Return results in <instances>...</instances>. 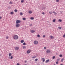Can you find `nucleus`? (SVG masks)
Listing matches in <instances>:
<instances>
[{
  "mask_svg": "<svg viewBox=\"0 0 65 65\" xmlns=\"http://www.w3.org/2000/svg\"><path fill=\"white\" fill-rule=\"evenodd\" d=\"M17 65H20L19 64V63H17Z\"/></svg>",
  "mask_w": 65,
  "mask_h": 65,
  "instance_id": "obj_43",
  "label": "nucleus"
},
{
  "mask_svg": "<svg viewBox=\"0 0 65 65\" xmlns=\"http://www.w3.org/2000/svg\"><path fill=\"white\" fill-rule=\"evenodd\" d=\"M42 14H44V12H43L42 13Z\"/></svg>",
  "mask_w": 65,
  "mask_h": 65,
  "instance_id": "obj_40",
  "label": "nucleus"
},
{
  "mask_svg": "<svg viewBox=\"0 0 65 65\" xmlns=\"http://www.w3.org/2000/svg\"><path fill=\"white\" fill-rule=\"evenodd\" d=\"M50 38L51 39H53L54 38V36H50Z\"/></svg>",
  "mask_w": 65,
  "mask_h": 65,
  "instance_id": "obj_10",
  "label": "nucleus"
},
{
  "mask_svg": "<svg viewBox=\"0 0 65 65\" xmlns=\"http://www.w3.org/2000/svg\"><path fill=\"white\" fill-rule=\"evenodd\" d=\"M1 18H2L1 17H0V19H1Z\"/></svg>",
  "mask_w": 65,
  "mask_h": 65,
  "instance_id": "obj_48",
  "label": "nucleus"
},
{
  "mask_svg": "<svg viewBox=\"0 0 65 65\" xmlns=\"http://www.w3.org/2000/svg\"><path fill=\"white\" fill-rule=\"evenodd\" d=\"M35 32V30H31L30 31L31 33H34Z\"/></svg>",
  "mask_w": 65,
  "mask_h": 65,
  "instance_id": "obj_7",
  "label": "nucleus"
},
{
  "mask_svg": "<svg viewBox=\"0 0 65 65\" xmlns=\"http://www.w3.org/2000/svg\"><path fill=\"white\" fill-rule=\"evenodd\" d=\"M59 0H56V2H59Z\"/></svg>",
  "mask_w": 65,
  "mask_h": 65,
  "instance_id": "obj_35",
  "label": "nucleus"
},
{
  "mask_svg": "<svg viewBox=\"0 0 65 65\" xmlns=\"http://www.w3.org/2000/svg\"><path fill=\"white\" fill-rule=\"evenodd\" d=\"M23 49H24V48H26V46H23Z\"/></svg>",
  "mask_w": 65,
  "mask_h": 65,
  "instance_id": "obj_14",
  "label": "nucleus"
},
{
  "mask_svg": "<svg viewBox=\"0 0 65 65\" xmlns=\"http://www.w3.org/2000/svg\"><path fill=\"white\" fill-rule=\"evenodd\" d=\"M46 52L47 53H50L51 52V51H50V50H48L46 51Z\"/></svg>",
  "mask_w": 65,
  "mask_h": 65,
  "instance_id": "obj_6",
  "label": "nucleus"
},
{
  "mask_svg": "<svg viewBox=\"0 0 65 65\" xmlns=\"http://www.w3.org/2000/svg\"><path fill=\"white\" fill-rule=\"evenodd\" d=\"M49 13H50V14H52V13H51V12H50Z\"/></svg>",
  "mask_w": 65,
  "mask_h": 65,
  "instance_id": "obj_47",
  "label": "nucleus"
},
{
  "mask_svg": "<svg viewBox=\"0 0 65 65\" xmlns=\"http://www.w3.org/2000/svg\"><path fill=\"white\" fill-rule=\"evenodd\" d=\"M45 37V35H43V37Z\"/></svg>",
  "mask_w": 65,
  "mask_h": 65,
  "instance_id": "obj_38",
  "label": "nucleus"
},
{
  "mask_svg": "<svg viewBox=\"0 0 65 65\" xmlns=\"http://www.w3.org/2000/svg\"><path fill=\"white\" fill-rule=\"evenodd\" d=\"M60 65H63V64H60Z\"/></svg>",
  "mask_w": 65,
  "mask_h": 65,
  "instance_id": "obj_49",
  "label": "nucleus"
},
{
  "mask_svg": "<svg viewBox=\"0 0 65 65\" xmlns=\"http://www.w3.org/2000/svg\"><path fill=\"white\" fill-rule=\"evenodd\" d=\"M14 13L13 12H11L10 13V14H13Z\"/></svg>",
  "mask_w": 65,
  "mask_h": 65,
  "instance_id": "obj_16",
  "label": "nucleus"
},
{
  "mask_svg": "<svg viewBox=\"0 0 65 65\" xmlns=\"http://www.w3.org/2000/svg\"><path fill=\"white\" fill-rule=\"evenodd\" d=\"M59 21V22H62V20H61V19H59L58 20Z\"/></svg>",
  "mask_w": 65,
  "mask_h": 65,
  "instance_id": "obj_25",
  "label": "nucleus"
},
{
  "mask_svg": "<svg viewBox=\"0 0 65 65\" xmlns=\"http://www.w3.org/2000/svg\"><path fill=\"white\" fill-rule=\"evenodd\" d=\"M24 2V0H22L21 1V3H23V2Z\"/></svg>",
  "mask_w": 65,
  "mask_h": 65,
  "instance_id": "obj_27",
  "label": "nucleus"
},
{
  "mask_svg": "<svg viewBox=\"0 0 65 65\" xmlns=\"http://www.w3.org/2000/svg\"><path fill=\"white\" fill-rule=\"evenodd\" d=\"M38 60V59L37 58L35 59V62H37V61Z\"/></svg>",
  "mask_w": 65,
  "mask_h": 65,
  "instance_id": "obj_19",
  "label": "nucleus"
},
{
  "mask_svg": "<svg viewBox=\"0 0 65 65\" xmlns=\"http://www.w3.org/2000/svg\"><path fill=\"white\" fill-rule=\"evenodd\" d=\"M14 11L15 12H17V11H18V10H17L16 9H15L14 10Z\"/></svg>",
  "mask_w": 65,
  "mask_h": 65,
  "instance_id": "obj_32",
  "label": "nucleus"
},
{
  "mask_svg": "<svg viewBox=\"0 0 65 65\" xmlns=\"http://www.w3.org/2000/svg\"><path fill=\"white\" fill-rule=\"evenodd\" d=\"M30 19H31V20H34V18H33V17H31L30 18Z\"/></svg>",
  "mask_w": 65,
  "mask_h": 65,
  "instance_id": "obj_22",
  "label": "nucleus"
},
{
  "mask_svg": "<svg viewBox=\"0 0 65 65\" xmlns=\"http://www.w3.org/2000/svg\"><path fill=\"white\" fill-rule=\"evenodd\" d=\"M9 57H10V56H11V53H9Z\"/></svg>",
  "mask_w": 65,
  "mask_h": 65,
  "instance_id": "obj_26",
  "label": "nucleus"
},
{
  "mask_svg": "<svg viewBox=\"0 0 65 65\" xmlns=\"http://www.w3.org/2000/svg\"><path fill=\"white\" fill-rule=\"evenodd\" d=\"M31 52V51H29V50H28L27 51V54H29V53H30V52Z\"/></svg>",
  "mask_w": 65,
  "mask_h": 65,
  "instance_id": "obj_8",
  "label": "nucleus"
},
{
  "mask_svg": "<svg viewBox=\"0 0 65 65\" xmlns=\"http://www.w3.org/2000/svg\"><path fill=\"white\" fill-rule=\"evenodd\" d=\"M12 58H13V56H12L11 57H10V59L11 60V59H12Z\"/></svg>",
  "mask_w": 65,
  "mask_h": 65,
  "instance_id": "obj_28",
  "label": "nucleus"
},
{
  "mask_svg": "<svg viewBox=\"0 0 65 65\" xmlns=\"http://www.w3.org/2000/svg\"><path fill=\"white\" fill-rule=\"evenodd\" d=\"M23 20H24V21H25L26 20V18H23Z\"/></svg>",
  "mask_w": 65,
  "mask_h": 65,
  "instance_id": "obj_21",
  "label": "nucleus"
},
{
  "mask_svg": "<svg viewBox=\"0 0 65 65\" xmlns=\"http://www.w3.org/2000/svg\"><path fill=\"white\" fill-rule=\"evenodd\" d=\"M28 13H29L31 14V13H32V12L31 11H29L28 12Z\"/></svg>",
  "mask_w": 65,
  "mask_h": 65,
  "instance_id": "obj_15",
  "label": "nucleus"
},
{
  "mask_svg": "<svg viewBox=\"0 0 65 65\" xmlns=\"http://www.w3.org/2000/svg\"><path fill=\"white\" fill-rule=\"evenodd\" d=\"M25 63H27V61H25Z\"/></svg>",
  "mask_w": 65,
  "mask_h": 65,
  "instance_id": "obj_46",
  "label": "nucleus"
},
{
  "mask_svg": "<svg viewBox=\"0 0 65 65\" xmlns=\"http://www.w3.org/2000/svg\"><path fill=\"white\" fill-rule=\"evenodd\" d=\"M56 14H57V13L55 12V15H56Z\"/></svg>",
  "mask_w": 65,
  "mask_h": 65,
  "instance_id": "obj_44",
  "label": "nucleus"
},
{
  "mask_svg": "<svg viewBox=\"0 0 65 65\" xmlns=\"http://www.w3.org/2000/svg\"><path fill=\"white\" fill-rule=\"evenodd\" d=\"M38 41H34V44H38Z\"/></svg>",
  "mask_w": 65,
  "mask_h": 65,
  "instance_id": "obj_3",
  "label": "nucleus"
},
{
  "mask_svg": "<svg viewBox=\"0 0 65 65\" xmlns=\"http://www.w3.org/2000/svg\"><path fill=\"white\" fill-rule=\"evenodd\" d=\"M58 29H62V27L59 26L58 27Z\"/></svg>",
  "mask_w": 65,
  "mask_h": 65,
  "instance_id": "obj_17",
  "label": "nucleus"
},
{
  "mask_svg": "<svg viewBox=\"0 0 65 65\" xmlns=\"http://www.w3.org/2000/svg\"><path fill=\"white\" fill-rule=\"evenodd\" d=\"M63 37H64V38H65V34H64L63 35Z\"/></svg>",
  "mask_w": 65,
  "mask_h": 65,
  "instance_id": "obj_36",
  "label": "nucleus"
},
{
  "mask_svg": "<svg viewBox=\"0 0 65 65\" xmlns=\"http://www.w3.org/2000/svg\"><path fill=\"white\" fill-rule=\"evenodd\" d=\"M13 37L15 39H18L19 38V37L17 35H14Z\"/></svg>",
  "mask_w": 65,
  "mask_h": 65,
  "instance_id": "obj_1",
  "label": "nucleus"
},
{
  "mask_svg": "<svg viewBox=\"0 0 65 65\" xmlns=\"http://www.w3.org/2000/svg\"><path fill=\"white\" fill-rule=\"evenodd\" d=\"M59 57H62V54H60L59 55Z\"/></svg>",
  "mask_w": 65,
  "mask_h": 65,
  "instance_id": "obj_30",
  "label": "nucleus"
},
{
  "mask_svg": "<svg viewBox=\"0 0 65 65\" xmlns=\"http://www.w3.org/2000/svg\"><path fill=\"white\" fill-rule=\"evenodd\" d=\"M37 36L38 37H40V35H38Z\"/></svg>",
  "mask_w": 65,
  "mask_h": 65,
  "instance_id": "obj_24",
  "label": "nucleus"
},
{
  "mask_svg": "<svg viewBox=\"0 0 65 65\" xmlns=\"http://www.w3.org/2000/svg\"><path fill=\"white\" fill-rule=\"evenodd\" d=\"M55 58V56H54L53 57H52L53 59H54Z\"/></svg>",
  "mask_w": 65,
  "mask_h": 65,
  "instance_id": "obj_23",
  "label": "nucleus"
},
{
  "mask_svg": "<svg viewBox=\"0 0 65 65\" xmlns=\"http://www.w3.org/2000/svg\"><path fill=\"white\" fill-rule=\"evenodd\" d=\"M48 62H49V59H48L46 60L45 62L46 63H47Z\"/></svg>",
  "mask_w": 65,
  "mask_h": 65,
  "instance_id": "obj_13",
  "label": "nucleus"
},
{
  "mask_svg": "<svg viewBox=\"0 0 65 65\" xmlns=\"http://www.w3.org/2000/svg\"><path fill=\"white\" fill-rule=\"evenodd\" d=\"M24 42V40H22L21 41V43H23Z\"/></svg>",
  "mask_w": 65,
  "mask_h": 65,
  "instance_id": "obj_12",
  "label": "nucleus"
},
{
  "mask_svg": "<svg viewBox=\"0 0 65 65\" xmlns=\"http://www.w3.org/2000/svg\"><path fill=\"white\" fill-rule=\"evenodd\" d=\"M63 61H64V58H63L61 60V62H63Z\"/></svg>",
  "mask_w": 65,
  "mask_h": 65,
  "instance_id": "obj_11",
  "label": "nucleus"
},
{
  "mask_svg": "<svg viewBox=\"0 0 65 65\" xmlns=\"http://www.w3.org/2000/svg\"><path fill=\"white\" fill-rule=\"evenodd\" d=\"M8 38L7 37H6V39H8Z\"/></svg>",
  "mask_w": 65,
  "mask_h": 65,
  "instance_id": "obj_41",
  "label": "nucleus"
},
{
  "mask_svg": "<svg viewBox=\"0 0 65 65\" xmlns=\"http://www.w3.org/2000/svg\"><path fill=\"white\" fill-rule=\"evenodd\" d=\"M20 24H16V27L17 28H18L19 27H20Z\"/></svg>",
  "mask_w": 65,
  "mask_h": 65,
  "instance_id": "obj_5",
  "label": "nucleus"
},
{
  "mask_svg": "<svg viewBox=\"0 0 65 65\" xmlns=\"http://www.w3.org/2000/svg\"><path fill=\"white\" fill-rule=\"evenodd\" d=\"M36 56H35L34 57H32V59H34V58H36Z\"/></svg>",
  "mask_w": 65,
  "mask_h": 65,
  "instance_id": "obj_20",
  "label": "nucleus"
},
{
  "mask_svg": "<svg viewBox=\"0 0 65 65\" xmlns=\"http://www.w3.org/2000/svg\"><path fill=\"white\" fill-rule=\"evenodd\" d=\"M57 61H60V59H57Z\"/></svg>",
  "mask_w": 65,
  "mask_h": 65,
  "instance_id": "obj_34",
  "label": "nucleus"
},
{
  "mask_svg": "<svg viewBox=\"0 0 65 65\" xmlns=\"http://www.w3.org/2000/svg\"><path fill=\"white\" fill-rule=\"evenodd\" d=\"M53 22H54V23L56 21V19H54L53 20Z\"/></svg>",
  "mask_w": 65,
  "mask_h": 65,
  "instance_id": "obj_18",
  "label": "nucleus"
},
{
  "mask_svg": "<svg viewBox=\"0 0 65 65\" xmlns=\"http://www.w3.org/2000/svg\"><path fill=\"white\" fill-rule=\"evenodd\" d=\"M23 44V45H26V43H25V42H24Z\"/></svg>",
  "mask_w": 65,
  "mask_h": 65,
  "instance_id": "obj_29",
  "label": "nucleus"
},
{
  "mask_svg": "<svg viewBox=\"0 0 65 65\" xmlns=\"http://www.w3.org/2000/svg\"><path fill=\"white\" fill-rule=\"evenodd\" d=\"M14 48L15 50H19V48H20L19 47L17 46L14 47Z\"/></svg>",
  "mask_w": 65,
  "mask_h": 65,
  "instance_id": "obj_4",
  "label": "nucleus"
},
{
  "mask_svg": "<svg viewBox=\"0 0 65 65\" xmlns=\"http://www.w3.org/2000/svg\"><path fill=\"white\" fill-rule=\"evenodd\" d=\"M41 59H42V60H43V62H44V61H45V59H44V58H42Z\"/></svg>",
  "mask_w": 65,
  "mask_h": 65,
  "instance_id": "obj_9",
  "label": "nucleus"
},
{
  "mask_svg": "<svg viewBox=\"0 0 65 65\" xmlns=\"http://www.w3.org/2000/svg\"><path fill=\"white\" fill-rule=\"evenodd\" d=\"M32 63H33V62Z\"/></svg>",
  "mask_w": 65,
  "mask_h": 65,
  "instance_id": "obj_52",
  "label": "nucleus"
},
{
  "mask_svg": "<svg viewBox=\"0 0 65 65\" xmlns=\"http://www.w3.org/2000/svg\"><path fill=\"white\" fill-rule=\"evenodd\" d=\"M54 65H56L55 64H54Z\"/></svg>",
  "mask_w": 65,
  "mask_h": 65,
  "instance_id": "obj_50",
  "label": "nucleus"
},
{
  "mask_svg": "<svg viewBox=\"0 0 65 65\" xmlns=\"http://www.w3.org/2000/svg\"><path fill=\"white\" fill-rule=\"evenodd\" d=\"M21 23V21L19 20H17L16 23V24H19Z\"/></svg>",
  "mask_w": 65,
  "mask_h": 65,
  "instance_id": "obj_2",
  "label": "nucleus"
},
{
  "mask_svg": "<svg viewBox=\"0 0 65 65\" xmlns=\"http://www.w3.org/2000/svg\"><path fill=\"white\" fill-rule=\"evenodd\" d=\"M0 56H1V54H0Z\"/></svg>",
  "mask_w": 65,
  "mask_h": 65,
  "instance_id": "obj_51",
  "label": "nucleus"
},
{
  "mask_svg": "<svg viewBox=\"0 0 65 65\" xmlns=\"http://www.w3.org/2000/svg\"><path fill=\"white\" fill-rule=\"evenodd\" d=\"M32 24H30L29 25V26L30 27H31V26H32Z\"/></svg>",
  "mask_w": 65,
  "mask_h": 65,
  "instance_id": "obj_33",
  "label": "nucleus"
},
{
  "mask_svg": "<svg viewBox=\"0 0 65 65\" xmlns=\"http://www.w3.org/2000/svg\"><path fill=\"white\" fill-rule=\"evenodd\" d=\"M53 13H55V11H53Z\"/></svg>",
  "mask_w": 65,
  "mask_h": 65,
  "instance_id": "obj_45",
  "label": "nucleus"
},
{
  "mask_svg": "<svg viewBox=\"0 0 65 65\" xmlns=\"http://www.w3.org/2000/svg\"><path fill=\"white\" fill-rule=\"evenodd\" d=\"M10 4H12V2H10V3H9Z\"/></svg>",
  "mask_w": 65,
  "mask_h": 65,
  "instance_id": "obj_39",
  "label": "nucleus"
},
{
  "mask_svg": "<svg viewBox=\"0 0 65 65\" xmlns=\"http://www.w3.org/2000/svg\"><path fill=\"white\" fill-rule=\"evenodd\" d=\"M58 61H57L56 62V64H58Z\"/></svg>",
  "mask_w": 65,
  "mask_h": 65,
  "instance_id": "obj_37",
  "label": "nucleus"
},
{
  "mask_svg": "<svg viewBox=\"0 0 65 65\" xmlns=\"http://www.w3.org/2000/svg\"><path fill=\"white\" fill-rule=\"evenodd\" d=\"M23 13L22 12H21L20 14V15H23Z\"/></svg>",
  "mask_w": 65,
  "mask_h": 65,
  "instance_id": "obj_31",
  "label": "nucleus"
},
{
  "mask_svg": "<svg viewBox=\"0 0 65 65\" xmlns=\"http://www.w3.org/2000/svg\"><path fill=\"white\" fill-rule=\"evenodd\" d=\"M44 48L45 49L46 48V47H44Z\"/></svg>",
  "mask_w": 65,
  "mask_h": 65,
  "instance_id": "obj_42",
  "label": "nucleus"
}]
</instances>
